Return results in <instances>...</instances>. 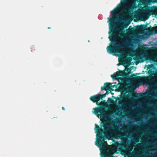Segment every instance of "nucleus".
<instances>
[{
	"label": "nucleus",
	"mask_w": 157,
	"mask_h": 157,
	"mask_svg": "<svg viewBox=\"0 0 157 157\" xmlns=\"http://www.w3.org/2000/svg\"><path fill=\"white\" fill-rule=\"evenodd\" d=\"M101 124H102L104 128V130L97 124H95V130L96 133L97 138L95 144L101 150H103L105 149L108 145L107 142L105 140V137L103 135L102 133L104 134L106 138L108 140H110L113 137L116 131L113 128V127H108L110 125L108 124L106 121H102Z\"/></svg>",
	"instance_id": "nucleus-1"
},
{
	"label": "nucleus",
	"mask_w": 157,
	"mask_h": 157,
	"mask_svg": "<svg viewBox=\"0 0 157 157\" xmlns=\"http://www.w3.org/2000/svg\"><path fill=\"white\" fill-rule=\"evenodd\" d=\"M108 94L109 93L106 92L104 94H96L90 97V100L93 102L96 103V105L99 106L98 107L94 109V113L99 118L101 117L104 115L105 111L103 103V102L99 103L98 101L102 98H105Z\"/></svg>",
	"instance_id": "nucleus-2"
},
{
	"label": "nucleus",
	"mask_w": 157,
	"mask_h": 157,
	"mask_svg": "<svg viewBox=\"0 0 157 157\" xmlns=\"http://www.w3.org/2000/svg\"><path fill=\"white\" fill-rule=\"evenodd\" d=\"M117 34L115 33H113L111 36H109V38L112 44H114L113 45H110L108 46L107 48V52L108 53L112 54L113 55H115V53H124V51H123L121 52H119L118 49V47H121V44L118 43L117 41Z\"/></svg>",
	"instance_id": "nucleus-3"
},
{
	"label": "nucleus",
	"mask_w": 157,
	"mask_h": 157,
	"mask_svg": "<svg viewBox=\"0 0 157 157\" xmlns=\"http://www.w3.org/2000/svg\"><path fill=\"white\" fill-rule=\"evenodd\" d=\"M141 11L144 15L148 17L151 15H154L156 17L157 15V7L145 6L142 9Z\"/></svg>",
	"instance_id": "nucleus-4"
},
{
	"label": "nucleus",
	"mask_w": 157,
	"mask_h": 157,
	"mask_svg": "<svg viewBox=\"0 0 157 157\" xmlns=\"http://www.w3.org/2000/svg\"><path fill=\"white\" fill-rule=\"evenodd\" d=\"M112 14L113 18H108L109 21L110 22L109 29L112 31L118 30L119 32H121V31L119 30L116 26L115 21L116 20V17L118 16L117 14L116 13V11L115 10L112 11L111 12Z\"/></svg>",
	"instance_id": "nucleus-5"
},
{
	"label": "nucleus",
	"mask_w": 157,
	"mask_h": 157,
	"mask_svg": "<svg viewBox=\"0 0 157 157\" xmlns=\"http://www.w3.org/2000/svg\"><path fill=\"white\" fill-rule=\"evenodd\" d=\"M130 7L128 0H121V3L118 5V9L126 14L128 13V9Z\"/></svg>",
	"instance_id": "nucleus-6"
},
{
	"label": "nucleus",
	"mask_w": 157,
	"mask_h": 157,
	"mask_svg": "<svg viewBox=\"0 0 157 157\" xmlns=\"http://www.w3.org/2000/svg\"><path fill=\"white\" fill-rule=\"evenodd\" d=\"M147 47H145L143 46L140 47V55L138 56V58L142 62L143 61V58L146 59V55L147 54Z\"/></svg>",
	"instance_id": "nucleus-7"
},
{
	"label": "nucleus",
	"mask_w": 157,
	"mask_h": 157,
	"mask_svg": "<svg viewBox=\"0 0 157 157\" xmlns=\"http://www.w3.org/2000/svg\"><path fill=\"white\" fill-rule=\"evenodd\" d=\"M127 75L124 71L119 70L116 72V74L113 75H111V76L113 79H117L119 76L124 77Z\"/></svg>",
	"instance_id": "nucleus-8"
},
{
	"label": "nucleus",
	"mask_w": 157,
	"mask_h": 157,
	"mask_svg": "<svg viewBox=\"0 0 157 157\" xmlns=\"http://www.w3.org/2000/svg\"><path fill=\"white\" fill-rule=\"evenodd\" d=\"M114 86L112 85V83L106 82L104 83V86H102L101 88V90H105L107 91L108 90H113L112 88L114 87Z\"/></svg>",
	"instance_id": "nucleus-9"
},
{
	"label": "nucleus",
	"mask_w": 157,
	"mask_h": 157,
	"mask_svg": "<svg viewBox=\"0 0 157 157\" xmlns=\"http://www.w3.org/2000/svg\"><path fill=\"white\" fill-rule=\"evenodd\" d=\"M118 147L119 151H122L124 150H128L130 151H131L132 148L130 146L126 145L124 144H119L118 145Z\"/></svg>",
	"instance_id": "nucleus-10"
},
{
	"label": "nucleus",
	"mask_w": 157,
	"mask_h": 157,
	"mask_svg": "<svg viewBox=\"0 0 157 157\" xmlns=\"http://www.w3.org/2000/svg\"><path fill=\"white\" fill-rule=\"evenodd\" d=\"M156 33H157V25L156 26L151 27L150 30H148L147 32V34L149 36Z\"/></svg>",
	"instance_id": "nucleus-11"
},
{
	"label": "nucleus",
	"mask_w": 157,
	"mask_h": 157,
	"mask_svg": "<svg viewBox=\"0 0 157 157\" xmlns=\"http://www.w3.org/2000/svg\"><path fill=\"white\" fill-rule=\"evenodd\" d=\"M136 29L137 30L142 31L145 30L146 28V26L145 25H137L136 26Z\"/></svg>",
	"instance_id": "nucleus-12"
},
{
	"label": "nucleus",
	"mask_w": 157,
	"mask_h": 157,
	"mask_svg": "<svg viewBox=\"0 0 157 157\" xmlns=\"http://www.w3.org/2000/svg\"><path fill=\"white\" fill-rule=\"evenodd\" d=\"M143 78H146L147 80L148 81H149L150 79L151 78V77H140V76H136L135 78V79L136 80H142Z\"/></svg>",
	"instance_id": "nucleus-13"
},
{
	"label": "nucleus",
	"mask_w": 157,
	"mask_h": 157,
	"mask_svg": "<svg viewBox=\"0 0 157 157\" xmlns=\"http://www.w3.org/2000/svg\"><path fill=\"white\" fill-rule=\"evenodd\" d=\"M101 157H115L114 156L109 153H106L104 154L103 156Z\"/></svg>",
	"instance_id": "nucleus-14"
},
{
	"label": "nucleus",
	"mask_w": 157,
	"mask_h": 157,
	"mask_svg": "<svg viewBox=\"0 0 157 157\" xmlns=\"http://www.w3.org/2000/svg\"><path fill=\"white\" fill-rule=\"evenodd\" d=\"M148 73L150 75H154L155 73V71L152 69H151L149 70Z\"/></svg>",
	"instance_id": "nucleus-15"
},
{
	"label": "nucleus",
	"mask_w": 157,
	"mask_h": 157,
	"mask_svg": "<svg viewBox=\"0 0 157 157\" xmlns=\"http://www.w3.org/2000/svg\"><path fill=\"white\" fill-rule=\"evenodd\" d=\"M132 60V57H129L128 58L127 60V62L128 63H127L129 64V63L131 62V61Z\"/></svg>",
	"instance_id": "nucleus-16"
},
{
	"label": "nucleus",
	"mask_w": 157,
	"mask_h": 157,
	"mask_svg": "<svg viewBox=\"0 0 157 157\" xmlns=\"http://www.w3.org/2000/svg\"><path fill=\"white\" fill-rule=\"evenodd\" d=\"M127 71L128 72L129 74H130L131 73V70L129 68H127Z\"/></svg>",
	"instance_id": "nucleus-17"
},
{
	"label": "nucleus",
	"mask_w": 157,
	"mask_h": 157,
	"mask_svg": "<svg viewBox=\"0 0 157 157\" xmlns=\"http://www.w3.org/2000/svg\"><path fill=\"white\" fill-rule=\"evenodd\" d=\"M139 94H140V97L144 96L146 94L145 93H140Z\"/></svg>",
	"instance_id": "nucleus-18"
},
{
	"label": "nucleus",
	"mask_w": 157,
	"mask_h": 157,
	"mask_svg": "<svg viewBox=\"0 0 157 157\" xmlns=\"http://www.w3.org/2000/svg\"><path fill=\"white\" fill-rule=\"evenodd\" d=\"M134 152H132V153H130L129 154V155H131V156H132V155H134Z\"/></svg>",
	"instance_id": "nucleus-19"
},
{
	"label": "nucleus",
	"mask_w": 157,
	"mask_h": 157,
	"mask_svg": "<svg viewBox=\"0 0 157 157\" xmlns=\"http://www.w3.org/2000/svg\"><path fill=\"white\" fill-rule=\"evenodd\" d=\"M130 79L131 81H132V76H130Z\"/></svg>",
	"instance_id": "nucleus-20"
},
{
	"label": "nucleus",
	"mask_w": 157,
	"mask_h": 157,
	"mask_svg": "<svg viewBox=\"0 0 157 157\" xmlns=\"http://www.w3.org/2000/svg\"><path fill=\"white\" fill-rule=\"evenodd\" d=\"M128 97V95H125L124 96V97L125 98H127Z\"/></svg>",
	"instance_id": "nucleus-21"
},
{
	"label": "nucleus",
	"mask_w": 157,
	"mask_h": 157,
	"mask_svg": "<svg viewBox=\"0 0 157 157\" xmlns=\"http://www.w3.org/2000/svg\"><path fill=\"white\" fill-rule=\"evenodd\" d=\"M62 109L63 110H65V108H64V107H62Z\"/></svg>",
	"instance_id": "nucleus-22"
},
{
	"label": "nucleus",
	"mask_w": 157,
	"mask_h": 157,
	"mask_svg": "<svg viewBox=\"0 0 157 157\" xmlns=\"http://www.w3.org/2000/svg\"><path fill=\"white\" fill-rule=\"evenodd\" d=\"M132 31H133V30H134V29H133V28H132Z\"/></svg>",
	"instance_id": "nucleus-23"
},
{
	"label": "nucleus",
	"mask_w": 157,
	"mask_h": 157,
	"mask_svg": "<svg viewBox=\"0 0 157 157\" xmlns=\"http://www.w3.org/2000/svg\"><path fill=\"white\" fill-rule=\"evenodd\" d=\"M123 44H126V43H125V42H124Z\"/></svg>",
	"instance_id": "nucleus-24"
},
{
	"label": "nucleus",
	"mask_w": 157,
	"mask_h": 157,
	"mask_svg": "<svg viewBox=\"0 0 157 157\" xmlns=\"http://www.w3.org/2000/svg\"><path fill=\"white\" fill-rule=\"evenodd\" d=\"M50 28H50V27H48V29H50Z\"/></svg>",
	"instance_id": "nucleus-25"
},
{
	"label": "nucleus",
	"mask_w": 157,
	"mask_h": 157,
	"mask_svg": "<svg viewBox=\"0 0 157 157\" xmlns=\"http://www.w3.org/2000/svg\"><path fill=\"white\" fill-rule=\"evenodd\" d=\"M117 66H119V63L117 64Z\"/></svg>",
	"instance_id": "nucleus-26"
},
{
	"label": "nucleus",
	"mask_w": 157,
	"mask_h": 157,
	"mask_svg": "<svg viewBox=\"0 0 157 157\" xmlns=\"http://www.w3.org/2000/svg\"><path fill=\"white\" fill-rule=\"evenodd\" d=\"M136 94L137 95H138L139 94L137 93H136Z\"/></svg>",
	"instance_id": "nucleus-27"
},
{
	"label": "nucleus",
	"mask_w": 157,
	"mask_h": 157,
	"mask_svg": "<svg viewBox=\"0 0 157 157\" xmlns=\"http://www.w3.org/2000/svg\"><path fill=\"white\" fill-rule=\"evenodd\" d=\"M126 27H127V26L124 27V28H126Z\"/></svg>",
	"instance_id": "nucleus-28"
},
{
	"label": "nucleus",
	"mask_w": 157,
	"mask_h": 157,
	"mask_svg": "<svg viewBox=\"0 0 157 157\" xmlns=\"http://www.w3.org/2000/svg\"><path fill=\"white\" fill-rule=\"evenodd\" d=\"M149 59H150V58H149Z\"/></svg>",
	"instance_id": "nucleus-29"
},
{
	"label": "nucleus",
	"mask_w": 157,
	"mask_h": 157,
	"mask_svg": "<svg viewBox=\"0 0 157 157\" xmlns=\"http://www.w3.org/2000/svg\"><path fill=\"white\" fill-rule=\"evenodd\" d=\"M130 55V56H132V55Z\"/></svg>",
	"instance_id": "nucleus-30"
},
{
	"label": "nucleus",
	"mask_w": 157,
	"mask_h": 157,
	"mask_svg": "<svg viewBox=\"0 0 157 157\" xmlns=\"http://www.w3.org/2000/svg\"><path fill=\"white\" fill-rule=\"evenodd\" d=\"M149 94H147V95H149Z\"/></svg>",
	"instance_id": "nucleus-31"
},
{
	"label": "nucleus",
	"mask_w": 157,
	"mask_h": 157,
	"mask_svg": "<svg viewBox=\"0 0 157 157\" xmlns=\"http://www.w3.org/2000/svg\"><path fill=\"white\" fill-rule=\"evenodd\" d=\"M109 99H111V98H109Z\"/></svg>",
	"instance_id": "nucleus-32"
}]
</instances>
